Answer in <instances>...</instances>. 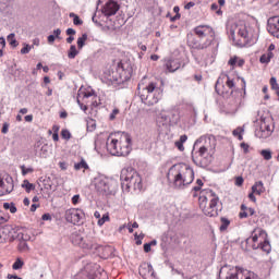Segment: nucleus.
Segmentation results:
<instances>
[{
    "mask_svg": "<svg viewBox=\"0 0 279 279\" xmlns=\"http://www.w3.org/2000/svg\"><path fill=\"white\" fill-rule=\"evenodd\" d=\"M167 178L174 189L184 191L186 186L193 184L195 171L186 163H177L169 169Z\"/></svg>",
    "mask_w": 279,
    "mask_h": 279,
    "instance_id": "nucleus-1",
    "label": "nucleus"
},
{
    "mask_svg": "<svg viewBox=\"0 0 279 279\" xmlns=\"http://www.w3.org/2000/svg\"><path fill=\"white\" fill-rule=\"evenodd\" d=\"M215 137L211 136H201L194 144V148L192 150V160L196 163L197 167H202V165H206L204 160L208 158V156H213L215 154Z\"/></svg>",
    "mask_w": 279,
    "mask_h": 279,
    "instance_id": "nucleus-2",
    "label": "nucleus"
},
{
    "mask_svg": "<svg viewBox=\"0 0 279 279\" xmlns=\"http://www.w3.org/2000/svg\"><path fill=\"white\" fill-rule=\"evenodd\" d=\"M231 38L234 43H238L240 47H247V45H254L256 43V31L244 23H238L231 26Z\"/></svg>",
    "mask_w": 279,
    "mask_h": 279,
    "instance_id": "nucleus-3",
    "label": "nucleus"
},
{
    "mask_svg": "<svg viewBox=\"0 0 279 279\" xmlns=\"http://www.w3.org/2000/svg\"><path fill=\"white\" fill-rule=\"evenodd\" d=\"M137 90L140 99H142V102L145 104V106H156V104L160 101V89L158 88V85L154 82H150L147 85L141 82L137 85Z\"/></svg>",
    "mask_w": 279,
    "mask_h": 279,
    "instance_id": "nucleus-4",
    "label": "nucleus"
},
{
    "mask_svg": "<svg viewBox=\"0 0 279 279\" xmlns=\"http://www.w3.org/2000/svg\"><path fill=\"white\" fill-rule=\"evenodd\" d=\"M218 204L219 196L215 195L213 191H208L207 195H204V192H202L198 197V206L206 217H217L219 215Z\"/></svg>",
    "mask_w": 279,
    "mask_h": 279,
    "instance_id": "nucleus-5",
    "label": "nucleus"
},
{
    "mask_svg": "<svg viewBox=\"0 0 279 279\" xmlns=\"http://www.w3.org/2000/svg\"><path fill=\"white\" fill-rule=\"evenodd\" d=\"M120 179L122 189H125V191H130V189H133V191L143 190V178H141V174L132 167L122 169Z\"/></svg>",
    "mask_w": 279,
    "mask_h": 279,
    "instance_id": "nucleus-6",
    "label": "nucleus"
},
{
    "mask_svg": "<svg viewBox=\"0 0 279 279\" xmlns=\"http://www.w3.org/2000/svg\"><path fill=\"white\" fill-rule=\"evenodd\" d=\"M107 151L111 156H129L132 151V138L125 134L120 141L110 137L107 142Z\"/></svg>",
    "mask_w": 279,
    "mask_h": 279,
    "instance_id": "nucleus-7",
    "label": "nucleus"
},
{
    "mask_svg": "<svg viewBox=\"0 0 279 279\" xmlns=\"http://www.w3.org/2000/svg\"><path fill=\"white\" fill-rule=\"evenodd\" d=\"M267 236L268 235L266 230H263L262 228H256L252 232V235L248 239H246V243L247 245L253 243V250H260L262 252L269 254V252H271V244L269 243Z\"/></svg>",
    "mask_w": 279,
    "mask_h": 279,
    "instance_id": "nucleus-8",
    "label": "nucleus"
},
{
    "mask_svg": "<svg viewBox=\"0 0 279 279\" xmlns=\"http://www.w3.org/2000/svg\"><path fill=\"white\" fill-rule=\"evenodd\" d=\"M196 36L201 39V44L196 49H208L215 40V29L208 25H199L194 28Z\"/></svg>",
    "mask_w": 279,
    "mask_h": 279,
    "instance_id": "nucleus-9",
    "label": "nucleus"
},
{
    "mask_svg": "<svg viewBox=\"0 0 279 279\" xmlns=\"http://www.w3.org/2000/svg\"><path fill=\"white\" fill-rule=\"evenodd\" d=\"M215 88L218 95H222V97L228 99L229 97H232L236 86L234 80L230 78L227 74H221L216 82Z\"/></svg>",
    "mask_w": 279,
    "mask_h": 279,
    "instance_id": "nucleus-10",
    "label": "nucleus"
},
{
    "mask_svg": "<svg viewBox=\"0 0 279 279\" xmlns=\"http://www.w3.org/2000/svg\"><path fill=\"white\" fill-rule=\"evenodd\" d=\"M95 190L98 195H113L117 193V183L108 179H98L95 182Z\"/></svg>",
    "mask_w": 279,
    "mask_h": 279,
    "instance_id": "nucleus-11",
    "label": "nucleus"
},
{
    "mask_svg": "<svg viewBox=\"0 0 279 279\" xmlns=\"http://www.w3.org/2000/svg\"><path fill=\"white\" fill-rule=\"evenodd\" d=\"M84 217H86V215L84 214V210L80 208H70L65 210L64 215L65 221L73 226H82V223H84Z\"/></svg>",
    "mask_w": 279,
    "mask_h": 279,
    "instance_id": "nucleus-12",
    "label": "nucleus"
},
{
    "mask_svg": "<svg viewBox=\"0 0 279 279\" xmlns=\"http://www.w3.org/2000/svg\"><path fill=\"white\" fill-rule=\"evenodd\" d=\"M14 191V179L10 174L0 172V197L10 195Z\"/></svg>",
    "mask_w": 279,
    "mask_h": 279,
    "instance_id": "nucleus-13",
    "label": "nucleus"
},
{
    "mask_svg": "<svg viewBox=\"0 0 279 279\" xmlns=\"http://www.w3.org/2000/svg\"><path fill=\"white\" fill-rule=\"evenodd\" d=\"M118 73H120V80H122L123 84L130 81L132 77V65L130 63L120 62L117 66Z\"/></svg>",
    "mask_w": 279,
    "mask_h": 279,
    "instance_id": "nucleus-14",
    "label": "nucleus"
},
{
    "mask_svg": "<svg viewBox=\"0 0 279 279\" xmlns=\"http://www.w3.org/2000/svg\"><path fill=\"white\" fill-rule=\"evenodd\" d=\"M140 276L143 279H156V272L154 271V266L149 263H143L140 266Z\"/></svg>",
    "mask_w": 279,
    "mask_h": 279,
    "instance_id": "nucleus-15",
    "label": "nucleus"
},
{
    "mask_svg": "<svg viewBox=\"0 0 279 279\" xmlns=\"http://www.w3.org/2000/svg\"><path fill=\"white\" fill-rule=\"evenodd\" d=\"M119 3L114 2V0H109L102 7L101 12L105 16H114L119 12Z\"/></svg>",
    "mask_w": 279,
    "mask_h": 279,
    "instance_id": "nucleus-16",
    "label": "nucleus"
},
{
    "mask_svg": "<svg viewBox=\"0 0 279 279\" xmlns=\"http://www.w3.org/2000/svg\"><path fill=\"white\" fill-rule=\"evenodd\" d=\"M271 134H274V129L266 122H263L259 129L255 131V136L257 138H269Z\"/></svg>",
    "mask_w": 279,
    "mask_h": 279,
    "instance_id": "nucleus-17",
    "label": "nucleus"
},
{
    "mask_svg": "<svg viewBox=\"0 0 279 279\" xmlns=\"http://www.w3.org/2000/svg\"><path fill=\"white\" fill-rule=\"evenodd\" d=\"M268 32L271 36L279 38V16L268 19Z\"/></svg>",
    "mask_w": 279,
    "mask_h": 279,
    "instance_id": "nucleus-18",
    "label": "nucleus"
},
{
    "mask_svg": "<svg viewBox=\"0 0 279 279\" xmlns=\"http://www.w3.org/2000/svg\"><path fill=\"white\" fill-rule=\"evenodd\" d=\"M156 121L159 128H168V125H171V117L162 111L157 116Z\"/></svg>",
    "mask_w": 279,
    "mask_h": 279,
    "instance_id": "nucleus-19",
    "label": "nucleus"
},
{
    "mask_svg": "<svg viewBox=\"0 0 279 279\" xmlns=\"http://www.w3.org/2000/svg\"><path fill=\"white\" fill-rule=\"evenodd\" d=\"M106 77L111 84H123V80L121 78V74L119 73L118 68L116 71H109V73L106 74Z\"/></svg>",
    "mask_w": 279,
    "mask_h": 279,
    "instance_id": "nucleus-20",
    "label": "nucleus"
},
{
    "mask_svg": "<svg viewBox=\"0 0 279 279\" xmlns=\"http://www.w3.org/2000/svg\"><path fill=\"white\" fill-rule=\"evenodd\" d=\"M2 234L5 236L4 239L8 241H16V239H19V232L16 231V229L12 227L4 228Z\"/></svg>",
    "mask_w": 279,
    "mask_h": 279,
    "instance_id": "nucleus-21",
    "label": "nucleus"
},
{
    "mask_svg": "<svg viewBox=\"0 0 279 279\" xmlns=\"http://www.w3.org/2000/svg\"><path fill=\"white\" fill-rule=\"evenodd\" d=\"M181 66H182V63H180V61L175 59L168 60L166 62V68H167V71H169V73H175V71H178V69H180Z\"/></svg>",
    "mask_w": 279,
    "mask_h": 279,
    "instance_id": "nucleus-22",
    "label": "nucleus"
},
{
    "mask_svg": "<svg viewBox=\"0 0 279 279\" xmlns=\"http://www.w3.org/2000/svg\"><path fill=\"white\" fill-rule=\"evenodd\" d=\"M252 191L255 195H263V193H265V184L263 181H256L252 186Z\"/></svg>",
    "mask_w": 279,
    "mask_h": 279,
    "instance_id": "nucleus-23",
    "label": "nucleus"
},
{
    "mask_svg": "<svg viewBox=\"0 0 279 279\" xmlns=\"http://www.w3.org/2000/svg\"><path fill=\"white\" fill-rule=\"evenodd\" d=\"M71 239L74 245H78L80 247H82V243L84 242V235H82V233L74 232L72 233Z\"/></svg>",
    "mask_w": 279,
    "mask_h": 279,
    "instance_id": "nucleus-24",
    "label": "nucleus"
},
{
    "mask_svg": "<svg viewBox=\"0 0 279 279\" xmlns=\"http://www.w3.org/2000/svg\"><path fill=\"white\" fill-rule=\"evenodd\" d=\"M170 125H178L180 123V112L172 111L170 114Z\"/></svg>",
    "mask_w": 279,
    "mask_h": 279,
    "instance_id": "nucleus-25",
    "label": "nucleus"
},
{
    "mask_svg": "<svg viewBox=\"0 0 279 279\" xmlns=\"http://www.w3.org/2000/svg\"><path fill=\"white\" fill-rule=\"evenodd\" d=\"M229 226H230V219H228L226 217H221L220 218V227H219L220 232H226V230H228Z\"/></svg>",
    "mask_w": 279,
    "mask_h": 279,
    "instance_id": "nucleus-26",
    "label": "nucleus"
},
{
    "mask_svg": "<svg viewBox=\"0 0 279 279\" xmlns=\"http://www.w3.org/2000/svg\"><path fill=\"white\" fill-rule=\"evenodd\" d=\"M81 247H83V250H93V247H95V242L88 238H84Z\"/></svg>",
    "mask_w": 279,
    "mask_h": 279,
    "instance_id": "nucleus-27",
    "label": "nucleus"
},
{
    "mask_svg": "<svg viewBox=\"0 0 279 279\" xmlns=\"http://www.w3.org/2000/svg\"><path fill=\"white\" fill-rule=\"evenodd\" d=\"M78 53L80 51H77V47L75 45H72L68 52V58H70V60H74V58H76Z\"/></svg>",
    "mask_w": 279,
    "mask_h": 279,
    "instance_id": "nucleus-28",
    "label": "nucleus"
},
{
    "mask_svg": "<svg viewBox=\"0 0 279 279\" xmlns=\"http://www.w3.org/2000/svg\"><path fill=\"white\" fill-rule=\"evenodd\" d=\"M4 210H9L12 215L16 214V205L14 203H3Z\"/></svg>",
    "mask_w": 279,
    "mask_h": 279,
    "instance_id": "nucleus-29",
    "label": "nucleus"
},
{
    "mask_svg": "<svg viewBox=\"0 0 279 279\" xmlns=\"http://www.w3.org/2000/svg\"><path fill=\"white\" fill-rule=\"evenodd\" d=\"M86 40H88L87 34H83L81 37L77 38L78 49H84V45H86Z\"/></svg>",
    "mask_w": 279,
    "mask_h": 279,
    "instance_id": "nucleus-30",
    "label": "nucleus"
},
{
    "mask_svg": "<svg viewBox=\"0 0 279 279\" xmlns=\"http://www.w3.org/2000/svg\"><path fill=\"white\" fill-rule=\"evenodd\" d=\"M22 189H25L26 193H29L36 189V185L29 183L27 180H24L22 183Z\"/></svg>",
    "mask_w": 279,
    "mask_h": 279,
    "instance_id": "nucleus-31",
    "label": "nucleus"
},
{
    "mask_svg": "<svg viewBox=\"0 0 279 279\" xmlns=\"http://www.w3.org/2000/svg\"><path fill=\"white\" fill-rule=\"evenodd\" d=\"M69 16H70V19H73L74 25H84V21H82V19H80V15H77L75 13H70Z\"/></svg>",
    "mask_w": 279,
    "mask_h": 279,
    "instance_id": "nucleus-32",
    "label": "nucleus"
},
{
    "mask_svg": "<svg viewBox=\"0 0 279 279\" xmlns=\"http://www.w3.org/2000/svg\"><path fill=\"white\" fill-rule=\"evenodd\" d=\"M39 156H40V158H47V156H49V145L44 144L41 146L40 151H39Z\"/></svg>",
    "mask_w": 279,
    "mask_h": 279,
    "instance_id": "nucleus-33",
    "label": "nucleus"
},
{
    "mask_svg": "<svg viewBox=\"0 0 279 279\" xmlns=\"http://www.w3.org/2000/svg\"><path fill=\"white\" fill-rule=\"evenodd\" d=\"M226 279H239V269L236 268L230 269Z\"/></svg>",
    "mask_w": 279,
    "mask_h": 279,
    "instance_id": "nucleus-34",
    "label": "nucleus"
},
{
    "mask_svg": "<svg viewBox=\"0 0 279 279\" xmlns=\"http://www.w3.org/2000/svg\"><path fill=\"white\" fill-rule=\"evenodd\" d=\"M270 86L272 88V90H276V95L279 97V85H278V81L276 80V77H271L270 78Z\"/></svg>",
    "mask_w": 279,
    "mask_h": 279,
    "instance_id": "nucleus-35",
    "label": "nucleus"
},
{
    "mask_svg": "<svg viewBox=\"0 0 279 279\" xmlns=\"http://www.w3.org/2000/svg\"><path fill=\"white\" fill-rule=\"evenodd\" d=\"M75 171H80V169H88V163H86V160L82 159L80 162L74 165Z\"/></svg>",
    "mask_w": 279,
    "mask_h": 279,
    "instance_id": "nucleus-36",
    "label": "nucleus"
},
{
    "mask_svg": "<svg viewBox=\"0 0 279 279\" xmlns=\"http://www.w3.org/2000/svg\"><path fill=\"white\" fill-rule=\"evenodd\" d=\"M96 129L97 123L95 122V120L90 119L89 121H87V132H95Z\"/></svg>",
    "mask_w": 279,
    "mask_h": 279,
    "instance_id": "nucleus-37",
    "label": "nucleus"
},
{
    "mask_svg": "<svg viewBox=\"0 0 279 279\" xmlns=\"http://www.w3.org/2000/svg\"><path fill=\"white\" fill-rule=\"evenodd\" d=\"M24 265H25V263L23 260H21V258H17L14 262V264L12 265V269H14V270L23 269Z\"/></svg>",
    "mask_w": 279,
    "mask_h": 279,
    "instance_id": "nucleus-38",
    "label": "nucleus"
},
{
    "mask_svg": "<svg viewBox=\"0 0 279 279\" xmlns=\"http://www.w3.org/2000/svg\"><path fill=\"white\" fill-rule=\"evenodd\" d=\"M260 156H263L264 160H271V150L270 149H263L260 151Z\"/></svg>",
    "mask_w": 279,
    "mask_h": 279,
    "instance_id": "nucleus-39",
    "label": "nucleus"
},
{
    "mask_svg": "<svg viewBox=\"0 0 279 279\" xmlns=\"http://www.w3.org/2000/svg\"><path fill=\"white\" fill-rule=\"evenodd\" d=\"M210 10L213 12H216V14H218V16H221V14H223V11H221V8H219V4H217V3H213L210 7Z\"/></svg>",
    "mask_w": 279,
    "mask_h": 279,
    "instance_id": "nucleus-40",
    "label": "nucleus"
},
{
    "mask_svg": "<svg viewBox=\"0 0 279 279\" xmlns=\"http://www.w3.org/2000/svg\"><path fill=\"white\" fill-rule=\"evenodd\" d=\"M32 49H34V46H29L27 44H24V47L21 49L22 56H25V54L29 53V51H32Z\"/></svg>",
    "mask_w": 279,
    "mask_h": 279,
    "instance_id": "nucleus-41",
    "label": "nucleus"
},
{
    "mask_svg": "<svg viewBox=\"0 0 279 279\" xmlns=\"http://www.w3.org/2000/svg\"><path fill=\"white\" fill-rule=\"evenodd\" d=\"M61 136H62V138H64V141H70L71 132L69 130H66V129H63L61 131Z\"/></svg>",
    "mask_w": 279,
    "mask_h": 279,
    "instance_id": "nucleus-42",
    "label": "nucleus"
},
{
    "mask_svg": "<svg viewBox=\"0 0 279 279\" xmlns=\"http://www.w3.org/2000/svg\"><path fill=\"white\" fill-rule=\"evenodd\" d=\"M106 221H110V215L105 214L99 220H98V226H104Z\"/></svg>",
    "mask_w": 279,
    "mask_h": 279,
    "instance_id": "nucleus-43",
    "label": "nucleus"
},
{
    "mask_svg": "<svg viewBox=\"0 0 279 279\" xmlns=\"http://www.w3.org/2000/svg\"><path fill=\"white\" fill-rule=\"evenodd\" d=\"M143 239H145V234H140L135 233V241H136V245H143Z\"/></svg>",
    "mask_w": 279,
    "mask_h": 279,
    "instance_id": "nucleus-44",
    "label": "nucleus"
},
{
    "mask_svg": "<svg viewBox=\"0 0 279 279\" xmlns=\"http://www.w3.org/2000/svg\"><path fill=\"white\" fill-rule=\"evenodd\" d=\"M22 175H27V173H34V168H26L25 166H21Z\"/></svg>",
    "mask_w": 279,
    "mask_h": 279,
    "instance_id": "nucleus-45",
    "label": "nucleus"
},
{
    "mask_svg": "<svg viewBox=\"0 0 279 279\" xmlns=\"http://www.w3.org/2000/svg\"><path fill=\"white\" fill-rule=\"evenodd\" d=\"M196 184H197V186H194L193 191H196V192L202 191V186H204V182L202 181V179H197Z\"/></svg>",
    "mask_w": 279,
    "mask_h": 279,
    "instance_id": "nucleus-46",
    "label": "nucleus"
},
{
    "mask_svg": "<svg viewBox=\"0 0 279 279\" xmlns=\"http://www.w3.org/2000/svg\"><path fill=\"white\" fill-rule=\"evenodd\" d=\"M117 114H119V109L116 108L112 110V112L109 116L110 121H114L117 119Z\"/></svg>",
    "mask_w": 279,
    "mask_h": 279,
    "instance_id": "nucleus-47",
    "label": "nucleus"
},
{
    "mask_svg": "<svg viewBox=\"0 0 279 279\" xmlns=\"http://www.w3.org/2000/svg\"><path fill=\"white\" fill-rule=\"evenodd\" d=\"M259 62L262 64H269V62H271L268 58H267V54H263L260 58H259Z\"/></svg>",
    "mask_w": 279,
    "mask_h": 279,
    "instance_id": "nucleus-48",
    "label": "nucleus"
},
{
    "mask_svg": "<svg viewBox=\"0 0 279 279\" xmlns=\"http://www.w3.org/2000/svg\"><path fill=\"white\" fill-rule=\"evenodd\" d=\"M9 130H10V124L8 122H4L1 130L2 134H8Z\"/></svg>",
    "mask_w": 279,
    "mask_h": 279,
    "instance_id": "nucleus-49",
    "label": "nucleus"
},
{
    "mask_svg": "<svg viewBox=\"0 0 279 279\" xmlns=\"http://www.w3.org/2000/svg\"><path fill=\"white\" fill-rule=\"evenodd\" d=\"M241 132H243V130H234L233 131V136H239V141H243V135H241Z\"/></svg>",
    "mask_w": 279,
    "mask_h": 279,
    "instance_id": "nucleus-50",
    "label": "nucleus"
},
{
    "mask_svg": "<svg viewBox=\"0 0 279 279\" xmlns=\"http://www.w3.org/2000/svg\"><path fill=\"white\" fill-rule=\"evenodd\" d=\"M243 177H236L235 178V186H243Z\"/></svg>",
    "mask_w": 279,
    "mask_h": 279,
    "instance_id": "nucleus-51",
    "label": "nucleus"
},
{
    "mask_svg": "<svg viewBox=\"0 0 279 279\" xmlns=\"http://www.w3.org/2000/svg\"><path fill=\"white\" fill-rule=\"evenodd\" d=\"M175 147L179 149V151H184V144H182L181 142H175L174 143Z\"/></svg>",
    "mask_w": 279,
    "mask_h": 279,
    "instance_id": "nucleus-52",
    "label": "nucleus"
},
{
    "mask_svg": "<svg viewBox=\"0 0 279 279\" xmlns=\"http://www.w3.org/2000/svg\"><path fill=\"white\" fill-rule=\"evenodd\" d=\"M81 110H83V112H86V110H88V107L84 104H82V101H80V99L76 100Z\"/></svg>",
    "mask_w": 279,
    "mask_h": 279,
    "instance_id": "nucleus-53",
    "label": "nucleus"
},
{
    "mask_svg": "<svg viewBox=\"0 0 279 279\" xmlns=\"http://www.w3.org/2000/svg\"><path fill=\"white\" fill-rule=\"evenodd\" d=\"M72 204H74V206H76V204H80V195L76 194L72 197Z\"/></svg>",
    "mask_w": 279,
    "mask_h": 279,
    "instance_id": "nucleus-54",
    "label": "nucleus"
},
{
    "mask_svg": "<svg viewBox=\"0 0 279 279\" xmlns=\"http://www.w3.org/2000/svg\"><path fill=\"white\" fill-rule=\"evenodd\" d=\"M52 140L54 143H58L60 141V135H58V130H54V133L52 134Z\"/></svg>",
    "mask_w": 279,
    "mask_h": 279,
    "instance_id": "nucleus-55",
    "label": "nucleus"
},
{
    "mask_svg": "<svg viewBox=\"0 0 279 279\" xmlns=\"http://www.w3.org/2000/svg\"><path fill=\"white\" fill-rule=\"evenodd\" d=\"M236 62H238V58L234 57V58H231L228 62V64H230V66H235L236 65Z\"/></svg>",
    "mask_w": 279,
    "mask_h": 279,
    "instance_id": "nucleus-56",
    "label": "nucleus"
},
{
    "mask_svg": "<svg viewBox=\"0 0 279 279\" xmlns=\"http://www.w3.org/2000/svg\"><path fill=\"white\" fill-rule=\"evenodd\" d=\"M144 252H146V254H149V252H151V244L149 243L144 244Z\"/></svg>",
    "mask_w": 279,
    "mask_h": 279,
    "instance_id": "nucleus-57",
    "label": "nucleus"
},
{
    "mask_svg": "<svg viewBox=\"0 0 279 279\" xmlns=\"http://www.w3.org/2000/svg\"><path fill=\"white\" fill-rule=\"evenodd\" d=\"M256 193H254V191H252L250 194H248V199H251V202H254L256 203Z\"/></svg>",
    "mask_w": 279,
    "mask_h": 279,
    "instance_id": "nucleus-58",
    "label": "nucleus"
},
{
    "mask_svg": "<svg viewBox=\"0 0 279 279\" xmlns=\"http://www.w3.org/2000/svg\"><path fill=\"white\" fill-rule=\"evenodd\" d=\"M53 36L60 40V34H62V31L60 28H57L53 31Z\"/></svg>",
    "mask_w": 279,
    "mask_h": 279,
    "instance_id": "nucleus-59",
    "label": "nucleus"
},
{
    "mask_svg": "<svg viewBox=\"0 0 279 279\" xmlns=\"http://www.w3.org/2000/svg\"><path fill=\"white\" fill-rule=\"evenodd\" d=\"M65 33H66L68 36H75V34H76L75 29H73V28H68L65 31Z\"/></svg>",
    "mask_w": 279,
    "mask_h": 279,
    "instance_id": "nucleus-60",
    "label": "nucleus"
},
{
    "mask_svg": "<svg viewBox=\"0 0 279 279\" xmlns=\"http://www.w3.org/2000/svg\"><path fill=\"white\" fill-rule=\"evenodd\" d=\"M191 8H195V2H189L184 5V10H191Z\"/></svg>",
    "mask_w": 279,
    "mask_h": 279,
    "instance_id": "nucleus-61",
    "label": "nucleus"
},
{
    "mask_svg": "<svg viewBox=\"0 0 279 279\" xmlns=\"http://www.w3.org/2000/svg\"><path fill=\"white\" fill-rule=\"evenodd\" d=\"M48 43H49V45H53V43H56V37L53 35H49Z\"/></svg>",
    "mask_w": 279,
    "mask_h": 279,
    "instance_id": "nucleus-62",
    "label": "nucleus"
},
{
    "mask_svg": "<svg viewBox=\"0 0 279 279\" xmlns=\"http://www.w3.org/2000/svg\"><path fill=\"white\" fill-rule=\"evenodd\" d=\"M0 49H5V38L0 37Z\"/></svg>",
    "mask_w": 279,
    "mask_h": 279,
    "instance_id": "nucleus-63",
    "label": "nucleus"
},
{
    "mask_svg": "<svg viewBox=\"0 0 279 279\" xmlns=\"http://www.w3.org/2000/svg\"><path fill=\"white\" fill-rule=\"evenodd\" d=\"M185 141H189V136H186V135H181V136H180V140H179V143L184 144Z\"/></svg>",
    "mask_w": 279,
    "mask_h": 279,
    "instance_id": "nucleus-64",
    "label": "nucleus"
}]
</instances>
